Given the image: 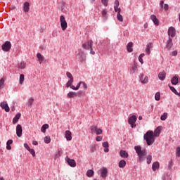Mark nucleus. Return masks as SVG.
<instances>
[{
  "instance_id": "f257e3e1",
  "label": "nucleus",
  "mask_w": 180,
  "mask_h": 180,
  "mask_svg": "<svg viewBox=\"0 0 180 180\" xmlns=\"http://www.w3.org/2000/svg\"><path fill=\"white\" fill-rule=\"evenodd\" d=\"M134 150L136 154H138L139 162H143V161L146 160V155H147V150L141 149V146H135Z\"/></svg>"
},
{
  "instance_id": "f03ea898",
  "label": "nucleus",
  "mask_w": 180,
  "mask_h": 180,
  "mask_svg": "<svg viewBox=\"0 0 180 180\" xmlns=\"http://www.w3.org/2000/svg\"><path fill=\"white\" fill-rule=\"evenodd\" d=\"M144 140H146L148 146H151L155 141L154 132L153 131H147L143 136Z\"/></svg>"
},
{
  "instance_id": "7ed1b4c3",
  "label": "nucleus",
  "mask_w": 180,
  "mask_h": 180,
  "mask_svg": "<svg viewBox=\"0 0 180 180\" xmlns=\"http://www.w3.org/2000/svg\"><path fill=\"white\" fill-rule=\"evenodd\" d=\"M60 22L62 30H66L67 27H68V24L67 23L65 17H64V15H60Z\"/></svg>"
},
{
  "instance_id": "20e7f679",
  "label": "nucleus",
  "mask_w": 180,
  "mask_h": 180,
  "mask_svg": "<svg viewBox=\"0 0 180 180\" xmlns=\"http://www.w3.org/2000/svg\"><path fill=\"white\" fill-rule=\"evenodd\" d=\"M77 58L79 60V61H85L86 60V56H85V53L82 50H79V52L77 55Z\"/></svg>"
},
{
  "instance_id": "39448f33",
  "label": "nucleus",
  "mask_w": 180,
  "mask_h": 180,
  "mask_svg": "<svg viewBox=\"0 0 180 180\" xmlns=\"http://www.w3.org/2000/svg\"><path fill=\"white\" fill-rule=\"evenodd\" d=\"M136 122H137V117H136V115H132L128 119V123L131 125L132 129L136 127Z\"/></svg>"
},
{
  "instance_id": "423d86ee",
  "label": "nucleus",
  "mask_w": 180,
  "mask_h": 180,
  "mask_svg": "<svg viewBox=\"0 0 180 180\" xmlns=\"http://www.w3.org/2000/svg\"><path fill=\"white\" fill-rule=\"evenodd\" d=\"M11 47H12V44L9 41H6L4 44L2 45L1 49L3 51H9Z\"/></svg>"
},
{
  "instance_id": "0eeeda50",
  "label": "nucleus",
  "mask_w": 180,
  "mask_h": 180,
  "mask_svg": "<svg viewBox=\"0 0 180 180\" xmlns=\"http://www.w3.org/2000/svg\"><path fill=\"white\" fill-rule=\"evenodd\" d=\"M92 40H89L87 42L82 44V47L84 50H92Z\"/></svg>"
},
{
  "instance_id": "6e6552de",
  "label": "nucleus",
  "mask_w": 180,
  "mask_h": 180,
  "mask_svg": "<svg viewBox=\"0 0 180 180\" xmlns=\"http://www.w3.org/2000/svg\"><path fill=\"white\" fill-rule=\"evenodd\" d=\"M175 34H176V31L175 30V27H170L168 30V36L169 37H175Z\"/></svg>"
},
{
  "instance_id": "1a4fd4ad",
  "label": "nucleus",
  "mask_w": 180,
  "mask_h": 180,
  "mask_svg": "<svg viewBox=\"0 0 180 180\" xmlns=\"http://www.w3.org/2000/svg\"><path fill=\"white\" fill-rule=\"evenodd\" d=\"M68 164L70 166V167H77V162H75V160L72 159H70V158H68V156L66 157L65 158Z\"/></svg>"
},
{
  "instance_id": "9d476101",
  "label": "nucleus",
  "mask_w": 180,
  "mask_h": 180,
  "mask_svg": "<svg viewBox=\"0 0 180 180\" xmlns=\"http://www.w3.org/2000/svg\"><path fill=\"white\" fill-rule=\"evenodd\" d=\"M22 125L18 124L16 127V134L18 137H22Z\"/></svg>"
},
{
  "instance_id": "9b49d317",
  "label": "nucleus",
  "mask_w": 180,
  "mask_h": 180,
  "mask_svg": "<svg viewBox=\"0 0 180 180\" xmlns=\"http://www.w3.org/2000/svg\"><path fill=\"white\" fill-rule=\"evenodd\" d=\"M1 108L4 109L6 112H9V106H8V103L6 101H4L1 103Z\"/></svg>"
},
{
  "instance_id": "f8f14e48",
  "label": "nucleus",
  "mask_w": 180,
  "mask_h": 180,
  "mask_svg": "<svg viewBox=\"0 0 180 180\" xmlns=\"http://www.w3.org/2000/svg\"><path fill=\"white\" fill-rule=\"evenodd\" d=\"M23 11L25 13H27L29 11H30V4L29 2L26 1L24 3Z\"/></svg>"
},
{
  "instance_id": "ddd939ff",
  "label": "nucleus",
  "mask_w": 180,
  "mask_h": 180,
  "mask_svg": "<svg viewBox=\"0 0 180 180\" xmlns=\"http://www.w3.org/2000/svg\"><path fill=\"white\" fill-rule=\"evenodd\" d=\"M150 19L151 20H153L155 26H158V25H160V20L157 18V16H155V15H152L150 16Z\"/></svg>"
},
{
  "instance_id": "4468645a",
  "label": "nucleus",
  "mask_w": 180,
  "mask_h": 180,
  "mask_svg": "<svg viewBox=\"0 0 180 180\" xmlns=\"http://www.w3.org/2000/svg\"><path fill=\"white\" fill-rule=\"evenodd\" d=\"M65 137L66 140H68V141H71V140H72L71 131H66Z\"/></svg>"
},
{
  "instance_id": "2eb2a0df",
  "label": "nucleus",
  "mask_w": 180,
  "mask_h": 180,
  "mask_svg": "<svg viewBox=\"0 0 180 180\" xmlns=\"http://www.w3.org/2000/svg\"><path fill=\"white\" fill-rule=\"evenodd\" d=\"M101 174L102 178H106V176H108V169L106 167L101 169Z\"/></svg>"
},
{
  "instance_id": "dca6fc26",
  "label": "nucleus",
  "mask_w": 180,
  "mask_h": 180,
  "mask_svg": "<svg viewBox=\"0 0 180 180\" xmlns=\"http://www.w3.org/2000/svg\"><path fill=\"white\" fill-rule=\"evenodd\" d=\"M158 77L160 81H164L165 79V77H167V73L165 72H160L158 75Z\"/></svg>"
},
{
  "instance_id": "f3484780",
  "label": "nucleus",
  "mask_w": 180,
  "mask_h": 180,
  "mask_svg": "<svg viewBox=\"0 0 180 180\" xmlns=\"http://www.w3.org/2000/svg\"><path fill=\"white\" fill-rule=\"evenodd\" d=\"M172 39H171V37H169V39L167 41L166 48L167 49V50H171V49H172Z\"/></svg>"
},
{
  "instance_id": "a211bd4d",
  "label": "nucleus",
  "mask_w": 180,
  "mask_h": 180,
  "mask_svg": "<svg viewBox=\"0 0 180 180\" xmlns=\"http://www.w3.org/2000/svg\"><path fill=\"white\" fill-rule=\"evenodd\" d=\"M120 155L122 158H129V153L126 150H121L120 152Z\"/></svg>"
},
{
  "instance_id": "6ab92c4d",
  "label": "nucleus",
  "mask_w": 180,
  "mask_h": 180,
  "mask_svg": "<svg viewBox=\"0 0 180 180\" xmlns=\"http://www.w3.org/2000/svg\"><path fill=\"white\" fill-rule=\"evenodd\" d=\"M102 146L104 148V152L109 153V143L108 141L103 142Z\"/></svg>"
},
{
  "instance_id": "aec40b11",
  "label": "nucleus",
  "mask_w": 180,
  "mask_h": 180,
  "mask_svg": "<svg viewBox=\"0 0 180 180\" xmlns=\"http://www.w3.org/2000/svg\"><path fill=\"white\" fill-rule=\"evenodd\" d=\"M160 168V162H155L152 165V169L153 171H157Z\"/></svg>"
},
{
  "instance_id": "412c9836",
  "label": "nucleus",
  "mask_w": 180,
  "mask_h": 180,
  "mask_svg": "<svg viewBox=\"0 0 180 180\" xmlns=\"http://www.w3.org/2000/svg\"><path fill=\"white\" fill-rule=\"evenodd\" d=\"M20 116H21V115L20 112L16 114V115L15 116V117L13 120V124H16V123H18V122L20 119Z\"/></svg>"
},
{
  "instance_id": "4be33fe9",
  "label": "nucleus",
  "mask_w": 180,
  "mask_h": 180,
  "mask_svg": "<svg viewBox=\"0 0 180 180\" xmlns=\"http://www.w3.org/2000/svg\"><path fill=\"white\" fill-rule=\"evenodd\" d=\"M37 58H38L39 64H41V63L44 60V56H43V55H41L40 53L37 54Z\"/></svg>"
},
{
  "instance_id": "5701e85b",
  "label": "nucleus",
  "mask_w": 180,
  "mask_h": 180,
  "mask_svg": "<svg viewBox=\"0 0 180 180\" xmlns=\"http://www.w3.org/2000/svg\"><path fill=\"white\" fill-rule=\"evenodd\" d=\"M127 50L128 53H132L133 52V42H129L127 45Z\"/></svg>"
},
{
  "instance_id": "b1692460",
  "label": "nucleus",
  "mask_w": 180,
  "mask_h": 180,
  "mask_svg": "<svg viewBox=\"0 0 180 180\" xmlns=\"http://www.w3.org/2000/svg\"><path fill=\"white\" fill-rule=\"evenodd\" d=\"M171 82L172 84V85H177L178 82H179V79L178 77L174 76L172 77Z\"/></svg>"
},
{
  "instance_id": "393cba45",
  "label": "nucleus",
  "mask_w": 180,
  "mask_h": 180,
  "mask_svg": "<svg viewBox=\"0 0 180 180\" xmlns=\"http://www.w3.org/2000/svg\"><path fill=\"white\" fill-rule=\"evenodd\" d=\"M137 63L134 62V65H132L131 69V74H134L136 71H137Z\"/></svg>"
},
{
  "instance_id": "a878e982",
  "label": "nucleus",
  "mask_w": 180,
  "mask_h": 180,
  "mask_svg": "<svg viewBox=\"0 0 180 180\" xmlns=\"http://www.w3.org/2000/svg\"><path fill=\"white\" fill-rule=\"evenodd\" d=\"M118 167L120 168H124L126 167V162L124 161V160H122L120 161Z\"/></svg>"
},
{
  "instance_id": "bb28decb",
  "label": "nucleus",
  "mask_w": 180,
  "mask_h": 180,
  "mask_svg": "<svg viewBox=\"0 0 180 180\" xmlns=\"http://www.w3.org/2000/svg\"><path fill=\"white\" fill-rule=\"evenodd\" d=\"M72 82H74V79H70L66 84V88L72 89V86H74V85H72Z\"/></svg>"
},
{
  "instance_id": "cd10ccee",
  "label": "nucleus",
  "mask_w": 180,
  "mask_h": 180,
  "mask_svg": "<svg viewBox=\"0 0 180 180\" xmlns=\"http://www.w3.org/2000/svg\"><path fill=\"white\" fill-rule=\"evenodd\" d=\"M47 129H49V124H45L41 127V131L42 133H46V130H47Z\"/></svg>"
},
{
  "instance_id": "c85d7f7f",
  "label": "nucleus",
  "mask_w": 180,
  "mask_h": 180,
  "mask_svg": "<svg viewBox=\"0 0 180 180\" xmlns=\"http://www.w3.org/2000/svg\"><path fill=\"white\" fill-rule=\"evenodd\" d=\"M96 130H98V126L93 125L91 127V131L92 134H95V133H96Z\"/></svg>"
},
{
  "instance_id": "c756f323",
  "label": "nucleus",
  "mask_w": 180,
  "mask_h": 180,
  "mask_svg": "<svg viewBox=\"0 0 180 180\" xmlns=\"http://www.w3.org/2000/svg\"><path fill=\"white\" fill-rule=\"evenodd\" d=\"M161 133V129H160V127H158L155 130V133L154 135L155 137H158V136H160V134Z\"/></svg>"
},
{
  "instance_id": "7c9ffc66",
  "label": "nucleus",
  "mask_w": 180,
  "mask_h": 180,
  "mask_svg": "<svg viewBox=\"0 0 180 180\" xmlns=\"http://www.w3.org/2000/svg\"><path fill=\"white\" fill-rule=\"evenodd\" d=\"M153 47V44H148L146 48V53L150 54V50Z\"/></svg>"
},
{
  "instance_id": "2f4dec72",
  "label": "nucleus",
  "mask_w": 180,
  "mask_h": 180,
  "mask_svg": "<svg viewBox=\"0 0 180 180\" xmlns=\"http://www.w3.org/2000/svg\"><path fill=\"white\" fill-rule=\"evenodd\" d=\"M75 96H77V93L75 92L70 91L68 94V98H75Z\"/></svg>"
},
{
  "instance_id": "473e14b6",
  "label": "nucleus",
  "mask_w": 180,
  "mask_h": 180,
  "mask_svg": "<svg viewBox=\"0 0 180 180\" xmlns=\"http://www.w3.org/2000/svg\"><path fill=\"white\" fill-rule=\"evenodd\" d=\"M81 84H82V82H79L76 87L75 86H72V89H73V91H78L79 89V86H81Z\"/></svg>"
},
{
  "instance_id": "72a5a7b5",
  "label": "nucleus",
  "mask_w": 180,
  "mask_h": 180,
  "mask_svg": "<svg viewBox=\"0 0 180 180\" xmlns=\"http://www.w3.org/2000/svg\"><path fill=\"white\" fill-rule=\"evenodd\" d=\"M26 68V63L25 62H21L18 64V68L23 70Z\"/></svg>"
},
{
  "instance_id": "f704fd0d",
  "label": "nucleus",
  "mask_w": 180,
  "mask_h": 180,
  "mask_svg": "<svg viewBox=\"0 0 180 180\" xmlns=\"http://www.w3.org/2000/svg\"><path fill=\"white\" fill-rule=\"evenodd\" d=\"M44 143H46V144H50L51 139L50 138V136H45L44 139Z\"/></svg>"
},
{
  "instance_id": "c9c22d12",
  "label": "nucleus",
  "mask_w": 180,
  "mask_h": 180,
  "mask_svg": "<svg viewBox=\"0 0 180 180\" xmlns=\"http://www.w3.org/2000/svg\"><path fill=\"white\" fill-rule=\"evenodd\" d=\"M86 175L89 178L94 176V170L89 169L86 172Z\"/></svg>"
},
{
  "instance_id": "e433bc0d",
  "label": "nucleus",
  "mask_w": 180,
  "mask_h": 180,
  "mask_svg": "<svg viewBox=\"0 0 180 180\" xmlns=\"http://www.w3.org/2000/svg\"><path fill=\"white\" fill-rule=\"evenodd\" d=\"M169 89L172 91V92L175 94V95H178V91H176V89H175V87H174L169 84Z\"/></svg>"
},
{
  "instance_id": "4c0bfd02",
  "label": "nucleus",
  "mask_w": 180,
  "mask_h": 180,
  "mask_svg": "<svg viewBox=\"0 0 180 180\" xmlns=\"http://www.w3.org/2000/svg\"><path fill=\"white\" fill-rule=\"evenodd\" d=\"M19 82H20V85H22V84H23V82H25V75L21 74L20 75V80H19Z\"/></svg>"
},
{
  "instance_id": "58836bf2",
  "label": "nucleus",
  "mask_w": 180,
  "mask_h": 180,
  "mask_svg": "<svg viewBox=\"0 0 180 180\" xmlns=\"http://www.w3.org/2000/svg\"><path fill=\"white\" fill-rule=\"evenodd\" d=\"M117 19L120 22H123V16L120 14V13H117Z\"/></svg>"
},
{
  "instance_id": "ea45409f",
  "label": "nucleus",
  "mask_w": 180,
  "mask_h": 180,
  "mask_svg": "<svg viewBox=\"0 0 180 180\" xmlns=\"http://www.w3.org/2000/svg\"><path fill=\"white\" fill-rule=\"evenodd\" d=\"M155 101H160L161 99V94L160 92H157L155 96Z\"/></svg>"
},
{
  "instance_id": "a19ab883",
  "label": "nucleus",
  "mask_w": 180,
  "mask_h": 180,
  "mask_svg": "<svg viewBox=\"0 0 180 180\" xmlns=\"http://www.w3.org/2000/svg\"><path fill=\"white\" fill-rule=\"evenodd\" d=\"M33 102H34V99H33V98H30L28 100L27 106H32V105H33Z\"/></svg>"
},
{
  "instance_id": "79ce46f5",
  "label": "nucleus",
  "mask_w": 180,
  "mask_h": 180,
  "mask_svg": "<svg viewBox=\"0 0 180 180\" xmlns=\"http://www.w3.org/2000/svg\"><path fill=\"white\" fill-rule=\"evenodd\" d=\"M153 160V156L149 155L147 156V164H151V161Z\"/></svg>"
},
{
  "instance_id": "37998d69",
  "label": "nucleus",
  "mask_w": 180,
  "mask_h": 180,
  "mask_svg": "<svg viewBox=\"0 0 180 180\" xmlns=\"http://www.w3.org/2000/svg\"><path fill=\"white\" fill-rule=\"evenodd\" d=\"M85 95V92L83 91H79L77 93H76V96H84Z\"/></svg>"
},
{
  "instance_id": "c03bdc74",
  "label": "nucleus",
  "mask_w": 180,
  "mask_h": 180,
  "mask_svg": "<svg viewBox=\"0 0 180 180\" xmlns=\"http://www.w3.org/2000/svg\"><path fill=\"white\" fill-rule=\"evenodd\" d=\"M115 12H117V13H120L122 12V9L119 8L117 6H114Z\"/></svg>"
},
{
  "instance_id": "a18cd8bd",
  "label": "nucleus",
  "mask_w": 180,
  "mask_h": 180,
  "mask_svg": "<svg viewBox=\"0 0 180 180\" xmlns=\"http://www.w3.org/2000/svg\"><path fill=\"white\" fill-rule=\"evenodd\" d=\"M167 116H168V113L165 112V113L160 117L161 120H163V121L167 119Z\"/></svg>"
},
{
  "instance_id": "49530a36",
  "label": "nucleus",
  "mask_w": 180,
  "mask_h": 180,
  "mask_svg": "<svg viewBox=\"0 0 180 180\" xmlns=\"http://www.w3.org/2000/svg\"><path fill=\"white\" fill-rule=\"evenodd\" d=\"M5 84V79L4 78H1L0 79V88H4V84Z\"/></svg>"
},
{
  "instance_id": "de8ad7c7",
  "label": "nucleus",
  "mask_w": 180,
  "mask_h": 180,
  "mask_svg": "<svg viewBox=\"0 0 180 180\" xmlns=\"http://www.w3.org/2000/svg\"><path fill=\"white\" fill-rule=\"evenodd\" d=\"M66 75L70 79H74V77H72V75L70 72H67Z\"/></svg>"
},
{
  "instance_id": "09e8293b",
  "label": "nucleus",
  "mask_w": 180,
  "mask_h": 180,
  "mask_svg": "<svg viewBox=\"0 0 180 180\" xmlns=\"http://www.w3.org/2000/svg\"><path fill=\"white\" fill-rule=\"evenodd\" d=\"M28 151L30 153V154H32V157H36V152L34 150V149L31 148Z\"/></svg>"
},
{
  "instance_id": "8fccbe9b",
  "label": "nucleus",
  "mask_w": 180,
  "mask_h": 180,
  "mask_svg": "<svg viewBox=\"0 0 180 180\" xmlns=\"http://www.w3.org/2000/svg\"><path fill=\"white\" fill-rule=\"evenodd\" d=\"M172 165H173V162H172V160H170L168 163V169L171 170L172 169Z\"/></svg>"
},
{
  "instance_id": "3c124183",
  "label": "nucleus",
  "mask_w": 180,
  "mask_h": 180,
  "mask_svg": "<svg viewBox=\"0 0 180 180\" xmlns=\"http://www.w3.org/2000/svg\"><path fill=\"white\" fill-rule=\"evenodd\" d=\"M103 133V131H102V129H100V128H97V130L96 131V134H97V136H99V134H102Z\"/></svg>"
},
{
  "instance_id": "603ef678",
  "label": "nucleus",
  "mask_w": 180,
  "mask_h": 180,
  "mask_svg": "<svg viewBox=\"0 0 180 180\" xmlns=\"http://www.w3.org/2000/svg\"><path fill=\"white\" fill-rule=\"evenodd\" d=\"M147 82H148V77L146 76L143 80H142V84H147Z\"/></svg>"
},
{
  "instance_id": "864d4df0",
  "label": "nucleus",
  "mask_w": 180,
  "mask_h": 180,
  "mask_svg": "<svg viewBox=\"0 0 180 180\" xmlns=\"http://www.w3.org/2000/svg\"><path fill=\"white\" fill-rule=\"evenodd\" d=\"M102 15H103V18H108V12H106V10H103L102 11Z\"/></svg>"
},
{
  "instance_id": "5fc2aeb1",
  "label": "nucleus",
  "mask_w": 180,
  "mask_h": 180,
  "mask_svg": "<svg viewBox=\"0 0 180 180\" xmlns=\"http://www.w3.org/2000/svg\"><path fill=\"white\" fill-rule=\"evenodd\" d=\"M101 3L104 6H108V0H101Z\"/></svg>"
},
{
  "instance_id": "6e6d98bb",
  "label": "nucleus",
  "mask_w": 180,
  "mask_h": 180,
  "mask_svg": "<svg viewBox=\"0 0 180 180\" xmlns=\"http://www.w3.org/2000/svg\"><path fill=\"white\" fill-rule=\"evenodd\" d=\"M160 6L161 11H162V9L164 8V1L162 0L160 1Z\"/></svg>"
},
{
  "instance_id": "4d7b16f0",
  "label": "nucleus",
  "mask_w": 180,
  "mask_h": 180,
  "mask_svg": "<svg viewBox=\"0 0 180 180\" xmlns=\"http://www.w3.org/2000/svg\"><path fill=\"white\" fill-rule=\"evenodd\" d=\"M144 74H141L140 76H139V79H140V81L141 82V84H143V81L144 79Z\"/></svg>"
},
{
  "instance_id": "13d9d810",
  "label": "nucleus",
  "mask_w": 180,
  "mask_h": 180,
  "mask_svg": "<svg viewBox=\"0 0 180 180\" xmlns=\"http://www.w3.org/2000/svg\"><path fill=\"white\" fill-rule=\"evenodd\" d=\"M176 155L177 157H180V147L176 148Z\"/></svg>"
},
{
  "instance_id": "bf43d9fd",
  "label": "nucleus",
  "mask_w": 180,
  "mask_h": 180,
  "mask_svg": "<svg viewBox=\"0 0 180 180\" xmlns=\"http://www.w3.org/2000/svg\"><path fill=\"white\" fill-rule=\"evenodd\" d=\"M24 147L25 148H26V150H27L28 151L31 149L30 147L29 146V145L27 143H24Z\"/></svg>"
},
{
  "instance_id": "052dcab7",
  "label": "nucleus",
  "mask_w": 180,
  "mask_h": 180,
  "mask_svg": "<svg viewBox=\"0 0 180 180\" xmlns=\"http://www.w3.org/2000/svg\"><path fill=\"white\" fill-rule=\"evenodd\" d=\"M96 140L97 141H102V136H96Z\"/></svg>"
},
{
  "instance_id": "680f3d73",
  "label": "nucleus",
  "mask_w": 180,
  "mask_h": 180,
  "mask_svg": "<svg viewBox=\"0 0 180 180\" xmlns=\"http://www.w3.org/2000/svg\"><path fill=\"white\" fill-rule=\"evenodd\" d=\"M12 143H13V141L12 139H9L6 145L8 146H11V144H12Z\"/></svg>"
},
{
  "instance_id": "e2e57ef3",
  "label": "nucleus",
  "mask_w": 180,
  "mask_h": 180,
  "mask_svg": "<svg viewBox=\"0 0 180 180\" xmlns=\"http://www.w3.org/2000/svg\"><path fill=\"white\" fill-rule=\"evenodd\" d=\"M82 84L83 85L84 89H86V88H88V86L86 85V84L85 82H82Z\"/></svg>"
},
{
  "instance_id": "0e129e2a",
  "label": "nucleus",
  "mask_w": 180,
  "mask_h": 180,
  "mask_svg": "<svg viewBox=\"0 0 180 180\" xmlns=\"http://www.w3.org/2000/svg\"><path fill=\"white\" fill-rule=\"evenodd\" d=\"M62 155H63V151L59 150L58 154H56V157H61Z\"/></svg>"
},
{
  "instance_id": "69168bd1",
  "label": "nucleus",
  "mask_w": 180,
  "mask_h": 180,
  "mask_svg": "<svg viewBox=\"0 0 180 180\" xmlns=\"http://www.w3.org/2000/svg\"><path fill=\"white\" fill-rule=\"evenodd\" d=\"M164 9H165V11H168V9H169V6H168V4H165V5H164Z\"/></svg>"
},
{
  "instance_id": "338daca9",
  "label": "nucleus",
  "mask_w": 180,
  "mask_h": 180,
  "mask_svg": "<svg viewBox=\"0 0 180 180\" xmlns=\"http://www.w3.org/2000/svg\"><path fill=\"white\" fill-rule=\"evenodd\" d=\"M139 61H140L141 64H144V61L143 60V58H141L140 56L139 57Z\"/></svg>"
},
{
  "instance_id": "774afa93",
  "label": "nucleus",
  "mask_w": 180,
  "mask_h": 180,
  "mask_svg": "<svg viewBox=\"0 0 180 180\" xmlns=\"http://www.w3.org/2000/svg\"><path fill=\"white\" fill-rule=\"evenodd\" d=\"M115 6H119V1L117 0H115Z\"/></svg>"
}]
</instances>
